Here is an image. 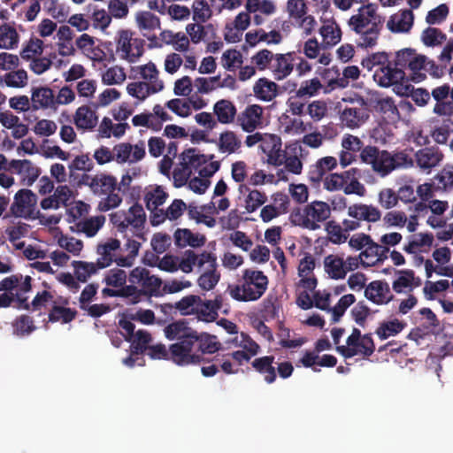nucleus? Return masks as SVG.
<instances>
[{
	"label": "nucleus",
	"instance_id": "bb28decb",
	"mask_svg": "<svg viewBox=\"0 0 453 453\" xmlns=\"http://www.w3.org/2000/svg\"><path fill=\"white\" fill-rule=\"evenodd\" d=\"M338 161L334 157L327 156L319 158L309 171V180L312 183H319L329 172L337 167Z\"/></svg>",
	"mask_w": 453,
	"mask_h": 453
},
{
	"label": "nucleus",
	"instance_id": "5701e85b",
	"mask_svg": "<svg viewBox=\"0 0 453 453\" xmlns=\"http://www.w3.org/2000/svg\"><path fill=\"white\" fill-rule=\"evenodd\" d=\"M348 215L360 223L362 221L375 223L381 218V212L377 207L365 203H354L349 206Z\"/></svg>",
	"mask_w": 453,
	"mask_h": 453
},
{
	"label": "nucleus",
	"instance_id": "13d9d810",
	"mask_svg": "<svg viewBox=\"0 0 453 453\" xmlns=\"http://www.w3.org/2000/svg\"><path fill=\"white\" fill-rule=\"evenodd\" d=\"M74 275L78 281L86 282L88 279L97 272V263H88L84 261H73Z\"/></svg>",
	"mask_w": 453,
	"mask_h": 453
},
{
	"label": "nucleus",
	"instance_id": "aec40b11",
	"mask_svg": "<svg viewBox=\"0 0 453 453\" xmlns=\"http://www.w3.org/2000/svg\"><path fill=\"white\" fill-rule=\"evenodd\" d=\"M295 52L274 54L270 70L278 81L287 78L294 69Z\"/></svg>",
	"mask_w": 453,
	"mask_h": 453
},
{
	"label": "nucleus",
	"instance_id": "37998d69",
	"mask_svg": "<svg viewBox=\"0 0 453 453\" xmlns=\"http://www.w3.org/2000/svg\"><path fill=\"white\" fill-rule=\"evenodd\" d=\"M217 145L220 152L233 154L242 147V141L234 131L227 130L220 134Z\"/></svg>",
	"mask_w": 453,
	"mask_h": 453
},
{
	"label": "nucleus",
	"instance_id": "6e6d98bb",
	"mask_svg": "<svg viewBox=\"0 0 453 453\" xmlns=\"http://www.w3.org/2000/svg\"><path fill=\"white\" fill-rule=\"evenodd\" d=\"M404 326L405 324L403 322L395 319L390 321L380 323L375 333L380 340H386L389 336L395 335L402 332Z\"/></svg>",
	"mask_w": 453,
	"mask_h": 453
},
{
	"label": "nucleus",
	"instance_id": "a211bd4d",
	"mask_svg": "<svg viewBox=\"0 0 453 453\" xmlns=\"http://www.w3.org/2000/svg\"><path fill=\"white\" fill-rule=\"evenodd\" d=\"M405 73L400 67L394 65V63L389 61L388 65L375 69L373 78L374 81L381 87H390L396 84L404 79Z\"/></svg>",
	"mask_w": 453,
	"mask_h": 453
},
{
	"label": "nucleus",
	"instance_id": "4468645a",
	"mask_svg": "<svg viewBox=\"0 0 453 453\" xmlns=\"http://www.w3.org/2000/svg\"><path fill=\"white\" fill-rule=\"evenodd\" d=\"M366 299L377 305L388 304L394 300L389 284L385 280H372L365 288Z\"/></svg>",
	"mask_w": 453,
	"mask_h": 453
},
{
	"label": "nucleus",
	"instance_id": "2f4dec72",
	"mask_svg": "<svg viewBox=\"0 0 453 453\" xmlns=\"http://www.w3.org/2000/svg\"><path fill=\"white\" fill-rule=\"evenodd\" d=\"M200 302V296L196 295H188L182 297L175 303H164L161 305V311L165 313L171 312L173 309L180 311L182 316L194 315L196 303Z\"/></svg>",
	"mask_w": 453,
	"mask_h": 453
},
{
	"label": "nucleus",
	"instance_id": "58836bf2",
	"mask_svg": "<svg viewBox=\"0 0 453 453\" xmlns=\"http://www.w3.org/2000/svg\"><path fill=\"white\" fill-rule=\"evenodd\" d=\"M214 155L206 156L200 154L196 149H188L180 154V165H183L191 170H197L200 166L212 159Z\"/></svg>",
	"mask_w": 453,
	"mask_h": 453
},
{
	"label": "nucleus",
	"instance_id": "f8f14e48",
	"mask_svg": "<svg viewBox=\"0 0 453 453\" xmlns=\"http://www.w3.org/2000/svg\"><path fill=\"white\" fill-rule=\"evenodd\" d=\"M365 104V100L359 98L356 103L351 102L350 105H346L340 113L342 124L351 129L364 125L369 118Z\"/></svg>",
	"mask_w": 453,
	"mask_h": 453
},
{
	"label": "nucleus",
	"instance_id": "5fc2aeb1",
	"mask_svg": "<svg viewBox=\"0 0 453 453\" xmlns=\"http://www.w3.org/2000/svg\"><path fill=\"white\" fill-rule=\"evenodd\" d=\"M195 314L198 320L203 322H213L218 317L219 313L213 309L210 300H203L200 297V302L196 303Z\"/></svg>",
	"mask_w": 453,
	"mask_h": 453
},
{
	"label": "nucleus",
	"instance_id": "774afa93",
	"mask_svg": "<svg viewBox=\"0 0 453 453\" xmlns=\"http://www.w3.org/2000/svg\"><path fill=\"white\" fill-rule=\"evenodd\" d=\"M449 12L448 5L441 4L427 12L426 22L429 25L441 24L447 19Z\"/></svg>",
	"mask_w": 453,
	"mask_h": 453
},
{
	"label": "nucleus",
	"instance_id": "4d7b16f0",
	"mask_svg": "<svg viewBox=\"0 0 453 453\" xmlns=\"http://www.w3.org/2000/svg\"><path fill=\"white\" fill-rule=\"evenodd\" d=\"M168 197V194L164 190L161 186H157L152 190H149L146 192L144 196V201L146 203V207L148 210H155L162 205L166 198Z\"/></svg>",
	"mask_w": 453,
	"mask_h": 453
},
{
	"label": "nucleus",
	"instance_id": "bf43d9fd",
	"mask_svg": "<svg viewBox=\"0 0 453 453\" xmlns=\"http://www.w3.org/2000/svg\"><path fill=\"white\" fill-rule=\"evenodd\" d=\"M380 245L374 242L372 239V242L365 246V249L361 251V265L364 267H370L380 262V257H378Z\"/></svg>",
	"mask_w": 453,
	"mask_h": 453
},
{
	"label": "nucleus",
	"instance_id": "2eb2a0df",
	"mask_svg": "<svg viewBox=\"0 0 453 453\" xmlns=\"http://www.w3.org/2000/svg\"><path fill=\"white\" fill-rule=\"evenodd\" d=\"M262 151L267 156V162L274 166H280L284 163L286 155L281 150V139L276 134H265L263 144H260Z\"/></svg>",
	"mask_w": 453,
	"mask_h": 453
},
{
	"label": "nucleus",
	"instance_id": "20e7f679",
	"mask_svg": "<svg viewBox=\"0 0 453 453\" xmlns=\"http://www.w3.org/2000/svg\"><path fill=\"white\" fill-rule=\"evenodd\" d=\"M452 53L453 37L447 42L438 56V64L434 60L429 59L426 56L416 52L411 62L409 63L410 66L408 68L412 75V80L417 82L425 80L426 74L421 73L422 70L427 72L434 78H441L452 60Z\"/></svg>",
	"mask_w": 453,
	"mask_h": 453
},
{
	"label": "nucleus",
	"instance_id": "e2e57ef3",
	"mask_svg": "<svg viewBox=\"0 0 453 453\" xmlns=\"http://www.w3.org/2000/svg\"><path fill=\"white\" fill-rule=\"evenodd\" d=\"M193 19L197 23L206 22L212 12L205 0H195L192 4Z\"/></svg>",
	"mask_w": 453,
	"mask_h": 453
},
{
	"label": "nucleus",
	"instance_id": "c03bdc74",
	"mask_svg": "<svg viewBox=\"0 0 453 453\" xmlns=\"http://www.w3.org/2000/svg\"><path fill=\"white\" fill-rule=\"evenodd\" d=\"M277 87L275 82L261 78L254 84L253 91L258 99L270 102L277 96Z\"/></svg>",
	"mask_w": 453,
	"mask_h": 453
},
{
	"label": "nucleus",
	"instance_id": "8fccbe9b",
	"mask_svg": "<svg viewBox=\"0 0 453 453\" xmlns=\"http://www.w3.org/2000/svg\"><path fill=\"white\" fill-rule=\"evenodd\" d=\"M12 325L13 334L19 337L29 335L36 329L33 319L26 314L18 316Z\"/></svg>",
	"mask_w": 453,
	"mask_h": 453
},
{
	"label": "nucleus",
	"instance_id": "4c0bfd02",
	"mask_svg": "<svg viewBox=\"0 0 453 453\" xmlns=\"http://www.w3.org/2000/svg\"><path fill=\"white\" fill-rule=\"evenodd\" d=\"M326 273L333 280H342L347 275L343 257L336 255H328L324 259Z\"/></svg>",
	"mask_w": 453,
	"mask_h": 453
},
{
	"label": "nucleus",
	"instance_id": "7ed1b4c3",
	"mask_svg": "<svg viewBox=\"0 0 453 453\" xmlns=\"http://www.w3.org/2000/svg\"><path fill=\"white\" fill-rule=\"evenodd\" d=\"M268 278L262 271L245 269L238 284H230L226 292L235 301L252 302L258 300L266 291Z\"/></svg>",
	"mask_w": 453,
	"mask_h": 453
},
{
	"label": "nucleus",
	"instance_id": "473e14b6",
	"mask_svg": "<svg viewBox=\"0 0 453 453\" xmlns=\"http://www.w3.org/2000/svg\"><path fill=\"white\" fill-rule=\"evenodd\" d=\"M213 113L221 124H231L237 117V109L234 103L227 99H221L215 103Z\"/></svg>",
	"mask_w": 453,
	"mask_h": 453
},
{
	"label": "nucleus",
	"instance_id": "79ce46f5",
	"mask_svg": "<svg viewBox=\"0 0 453 453\" xmlns=\"http://www.w3.org/2000/svg\"><path fill=\"white\" fill-rule=\"evenodd\" d=\"M369 105L372 107L374 111L385 115L387 118L395 119L399 116L398 109L394 100L390 97H372L370 99Z\"/></svg>",
	"mask_w": 453,
	"mask_h": 453
},
{
	"label": "nucleus",
	"instance_id": "cd10ccee",
	"mask_svg": "<svg viewBox=\"0 0 453 453\" xmlns=\"http://www.w3.org/2000/svg\"><path fill=\"white\" fill-rule=\"evenodd\" d=\"M122 238L127 240V242L124 245V250L127 251V255L126 257L124 256H119L115 259V263L117 265L121 267H131L136 257L138 256L140 248L142 246L141 241L137 239L135 236H130L127 234H121Z\"/></svg>",
	"mask_w": 453,
	"mask_h": 453
},
{
	"label": "nucleus",
	"instance_id": "4be33fe9",
	"mask_svg": "<svg viewBox=\"0 0 453 453\" xmlns=\"http://www.w3.org/2000/svg\"><path fill=\"white\" fill-rule=\"evenodd\" d=\"M165 335L168 340L192 341L196 338V330L188 326V323L185 319L174 321L164 329Z\"/></svg>",
	"mask_w": 453,
	"mask_h": 453
},
{
	"label": "nucleus",
	"instance_id": "6ab92c4d",
	"mask_svg": "<svg viewBox=\"0 0 453 453\" xmlns=\"http://www.w3.org/2000/svg\"><path fill=\"white\" fill-rule=\"evenodd\" d=\"M450 86L447 83L434 88L431 92V96L436 101L434 107V112L439 116L453 115V102H449Z\"/></svg>",
	"mask_w": 453,
	"mask_h": 453
},
{
	"label": "nucleus",
	"instance_id": "49530a36",
	"mask_svg": "<svg viewBox=\"0 0 453 453\" xmlns=\"http://www.w3.org/2000/svg\"><path fill=\"white\" fill-rule=\"evenodd\" d=\"M19 35L16 28L8 23L0 25V49L13 50L18 47Z\"/></svg>",
	"mask_w": 453,
	"mask_h": 453
},
{
	"label": "nucleus",
	"instance_id": "864d4df0",
	"mask_svg": "<svg viewBox=\"0 0 453 453\" xmlns=\"http://www.w3.org/2000/svg\"><path fill=\"white\" fill-rule=\"evenodd\" d=\"M43 51V42L42 40L32 37L30 38L26 44L24 45L23 49L20 51V57L24 60H32L35 59L42 55Z\"/></svg>",
	"mask_w": 453,
	"mask_h": 453
},
{
	"label": "nucleus",
	"instance_id": "338daca9",
	"mask_svg": "<svg viewBox=\"0 0 453 453\" xmlns=\"http://www.w3.org/2000/svg\"><path fill=\"white\" fill-rule=\"evenodd\" d=\"M70 178L74 174V171L90 172L94 168V163L88 154H82L74 157L68 165Z\"/></svg>",
	"mask_w": 453,
	"mask_h": 453
},
{
	"label": "nucleus",
	"instance_id": "de8ad7c7",
	"mask_svg": "<svg viewBox=\"0 0 453 453\" xmlns=\"http://www.w3.org/2000/svg\"><path fill=\"white\" fill-rule=\"evenodd\" d=\"M239 190L241 193H242L243 190L249 191V194L245 198V209L247 212L251 213L256 211L267 200V196L264 192L257 189L250 190V188L245 185L241 184Z\"/></svg>",
	"mask_w": 453,
	"mask_h": 453
},
{
	"label": "nucleus",
	"instance_id": "1a4fd4ad",
	"mask_svg": "<svg viewBox=\"0 0 453 453\" xmlns=\"http://www.w3.org/2000/svg\"><path fill=\"white\" fill-rule=\"evenodd\" d=\"M217 257L215 254L208 251L201 253L199 260V269L203 273L198 278V285L203 290H211L218 284L220 279V273L217 271Z\"/></svg>",
	"mask_w": 453,
	"mask_h": 453
},
{
	"label": "nucleus",
	"instance_id": "f03ea898",
	"mask_svg": "<svg viewBox=\"0 0 453 453\" xmlns=\"http://www.w3.org/2000/svg\"><path fill=\"white\" fill-rule=\"evenodd\" d=\"M360 159L363 163L371 165L372 170L380 177H386L396 169L413 165V160L406 150L390 153L370 145L361 151Z\"/></svg>",
	"mask_w": 453,
	"mask_h": 453
},
{
	"label": "nucleus",
	"instance_id": "a18cd8bd",
	"mask_svg": "<svg viewBox=\"0 0 453 453\" xmlns=\"http://www.w3.org/2000/svg\"><path fill=\"white\" fill-rule=\"evenodd\" d=\"M400 275L393 281L392 288L397 293H410L413 290L415 273L411 269L397 272Z\"/></svg>",
	"mask_w": 453,
	"mask_h": 453
},
{
	"label": "nucleus",
	"instance_id": "dca6fc26",
	"mask_svg": "<svg viewBox=\"0 0 453 453\" xmlns=\"http://www.w3.org/2000/svg\"><path fill=\"white\" fill-rule=\"evenodd\" d=\"M336 350L345 358H351L355 356L361 355L364 357H369L375 350V345L371 334H365L356 345L351 346H337Z\"/></svg>",
	"mask_w": 453,
	"mask_h": 453
},
{
	"label": "nucleus",
	"instance_id": "a19ab883",
	"mask_svg": "<svg viewBox=\"0 0 453 453\" xmlns=\"http://www.w3.org/2000/svg\"><path fill=\"white\" fill-rule=\"evenodd\" d=\"M175 244L178 247L183 248L191 246L193 248L201 247L205 242V237L193 234L189 229H177L174 233Z\"/></svg>",
	"mask_w": 453,
	"mask_h": 453
},
{
	"label": "nucleus",
	"instance_id": "f3484780",
	"mask_svg": "<svg viewBox=\"0 0 453 453\" xmlns=\"http://www.w3.org/2000/svg\"><path fill=\"white\" fill-rule=\"evenodd\" d=\"M263 108L258 104H251L236 117V125L244 132L252 133L262 123Z\"/></svg>",
	"mask_w": 453,
	"mask_h": 453
},
{
	"label": "nucleus",
	"instance_id": "09e8293b",
	"mask_svg": "<svg viewBox=\"0 0 453 453\" xmlns=\"http://www.w3.org/2000/svg\"><path fill=\"white\" fill-rule=\"evenodd\" d=\"M77 315V311L73 309L67 308L62 305H58L56 303L52 305L50 312H49V321L61 322L63 324H67L73 321Z\"/></svg>",
	"mask_w": 453,
	"mask_h": 453
},
{
	"label": "nucleus",
	"instance_id": "680f3d73",
	"mask_svg": "<svg viewBox=\"0 0 453 453\" xmlns=\"http://www.w3.org/2000/svg\"><path fill=\"white\" fill-rule=\"evenodd\" d=\"M437 189L450 191L453 189V166L446 165L434 177Z\"/></svg>",
	"mask_w": 453,
	"mask_h": 453
},
{
	"label": "nucleus",
	"instance_id": "f257e3e1",
	"mask_svg": "<svg viewBox=\"0 0 453 453\" xmlns=\"http://www.w3.org/2000/svg\"><path fill=\"white\" fill-rule=\"evenodd\" d=\"M384 19L377 13V7L369 4L362 6L357 14L351 16L349 25L359 35L357 45L371 48L377 44L383 27Z\"/></svg>",
	"mask_w": 453,
	"mask_h": 453
},
{
	"label": "nucleus",
	"instance_id": "9d476101",
	"mask_svg": "<svg viewBox=\"0 0 453 453\" xmlns=\"http://www.w3.org/2000/svg\"><path fill=\"white\" fill-rule=\"evenodd\" d=\"M170 361L180 366L198 365L203 358L195 351L192 341H180L170 345Z\"/></svg>",
	"mask_w": 453,
	"mask_h": 453
},
{
	"label": "nucleus",
	"instance_id": "052dcab7",
	"mask_svg": "<svg viewBox=\"0 0 453 453\" xmlns=\"http://www.w3.org/2000/svg\"><path fill=\"white\" fill-rule=\"evenodd\" d=\"M221 60L223 67L230 72H234L243 63L242 53L234 49L226 50L222 54Z\"/></svg>",
	"mask_w": 453,
	"mask_h": 453
},
{
	"label": "nucleus",
	"instance_id": "c85d7f7f",
	"mask_svg": "<svg viewBox=\"0 0 453 453\" xmlns=\"http://www.w3.org/2000/svg\"><path fill=\"white\" fill-rule=\"evenodd\" d=\"M22 279L21 274H12L0 281V309L12 306L14 298L12 290L19 286Z\"/></svg>",
	"mask_w": 453,
	"mask_h": 453
},
{
	"label": "nucleus",
	"instance_id": "9b49d317",
	"mask_svg": "<svg viewBox=\"0 0 453 453\" xmlns=\"http://www.w3.org/2000/svg\"><path fill=\"white\" fill-rule=\"evenodd\" d=\"M36 195L30 189L22 188L15 194L10 211L16 218L33 219L36 213Z\"/></svg>",
	"mask_w": 453,
	"mask_h": 453
},
{
	"label": "nucleus",
	"instance_id": "c756f323",
	"mask_svg": "<svg viewBox=\"0 0 453 453\" xmlns=\"http://www.w3.org/2000/svg\"><path fill=\"white\" fill-rule=\"evenodd\" d=\"M274 360V356H264L257 357L251 362L254 370L264 376L267 384L274 383L277 379L276 367L273 365Z\"/></svg>",
	"mask_w": 453,
	"mask_h": 453
},
{
	"label": "nucleus",
	"instance_id": "ea45409f",
	"mask_svg": "<svg viewBox=\"0 0 453 453\" xmlns=\"http://www.w3.org/2000/svg\"><path fill=\"white\" fill-rule=\"evenodd\" d=\"M319 34L322 37V44L325 47L334 46L342 39V30L335 21L325 22L319 28Z\"/></svg>",
	"mask_w": 453,
	"mask_h": 453
},
{
	"label": "nucleus",
	"instance_id": "39448f33",
	"mask_svg": "<svg viewBox=\"0 0 453 453\" xmlns=\"http://www.w3.org/2000/svg\"><path fill=\"white\" fill-rule=\"evenodd\" d=\"M111 222L120 234H127L135 236L143 242L146 240L144 225L146 214L143 207L135 203L127 211H119L111 215Z\"/></svg>",
	"mask_w": 453,
	"mask_h": 453
},
{
	"label": "nucleus",
	"instance_id": "b1692460",
	"mask_svg": "<svg viewBox=\"0 0 453 453\" xmlns=\"http://www.w3.org/2000/svg\"><path fill=\"white\" fill-rule=\"evenodd\" d=\"M120 250V241L118 239L110 238L105 242L98 244L96 252L99 257L96 261L97 267L103 269L110 266L112 262H115L116 251Z\"/></svg>",
	"mask_w": 453,
	"mask_h": 453
},
{
	"label": "nucleus",
	"instance_id": "423d86ee",
	"mask_svg": "<svg viewBox=\"0 0 453 453\" xmlns=\"http://www.w3.org/2000/svg\"><path fill=\"white\" fill-rule=\"evenodd\" d=\"M79 183L88 185L96 195H106V197L100 201L98 205L99 209L103 211L116 208L122 202V198L119 195L114 193L117 189V180L111 175L100 174L90 177L84 173Z\"/></svg>",
	"mask_w": 453,
	"mask_h": 453
},
{
	"label": "nucleus",
	"instance_id": "ddd939ff",
	"mask_svg": "<svg viewBox=\"0 0 453 453\" xmlns=\"http://www.w3.org/2000/svg\"><path fill=\"white\" fill-rule=\"evenodd\" d=\"M359 75L360 71L356 65L345 67L342 72V77H341L340 70L336 66L325 69L322 73L323 78L327 80L328 86L331 87V88H334L335 87L345 88L349 84V80H357Z\"/></svg>",
	"mask_w": 453,
	"mask_h": 453
},
{
	"label": "nucleus",
	"instance_id": "e433bc0d",
	"mask_svg": "<svg viewBox=\"0 0 453 453\" xmlns=\"http://www.w3.org/2000/svg\"><path fill=\"white\" fill-rule=\"evenodd\" d=\"M196 340H192L195 349L201 354H213L219 349L220 343L216 341V336L207 333H198L196 331Z\"/></svg>",
	"mask_w": 453,
	"mask_h": 453
},
{
	"label": "nucleus",
	"instance_id": "603ef678",
	"mask_svg": "<svg viewBox=\"0 0 453 453\" xmlns=\"http://www.w3.org/2000/svg\"><path fill=\"white\" fill-rule=\"evenodd\" d=\"M105 219L104 216H97L78 222L75 226L79 232L84 233L88 237H93L104 226Z\"/></svg>",
	"mask_w": 453,
	"mask_h": 453
},
{
	"label": "nucleus",
	"instance_id": "7c9ffc66",
	"mask_svg": "<svg viewBox=\"0 0 453 453\" xmlns=\"http://www.w3.org/2000/svg\"><path fill=\"white\" fill-rule=\"evenodd\" d=\"M414 15L411 10H403L393 14L388 21V28L393 33H406L413 25Z\"/></svg>",
	"mask_w": 453,
	"mask_h": 453
},
{
	"label": "nucleus",
	"instance_id": "c9c22d12",
	"mask_svg": "<svg viewBox=\"0 0 453 453\" xmlns=\"http://www.w3.org/2000/svg\"><path fill=\"white\" fill-rule=\"evenodd\" d=\"M96 111L88 105L79 107L74 115V124L78 129L92 130L97 125Z\"/></svg>",
	"mask_w": 453,
	"mask_h": 453
},
{
	"label": "nucleus",
	"instance_id": "6e6552de",
	"mask_svg": "<svg viewBox=\"0 0 453 453\" xmlns=\"http://www.w3.org/2000/svg\"><path fill=\"white\" fill-rule=\"evenodd\" d=\"M357 172V168H350L341 173H328L321 180L323 181L324 188L331 192L343 190L345 195L364 196L366 193V188L358 180Z\"/></svg>",
	"mask_w": 453,
	"mask_h": 453
},
{
	"label": "nucleus",
	"instance_id": "a878e982",
	"mask_svg": "<svg viewBox=\"0 0 453 453\" xmlns=\"http://www.w3.org/2000/svg\"><path fill=\"white\" fill-rule=\"evenodd\" d=\"M164 88L162 81H154L150 84L146 81H136L129 83L127 87V93L140 101L145 100L149 96L156 94Z\"/></svg>",
	"mask_w": 453,
	"mask_h": 453
},
{
	"label": "nucleus",
	"instance_id": "0e129e2a",
	"mask_svg": "<svg viewBox=\"0 0 453 453\" xmlns=\"http://www.w3.org/2000/svg\"><path fill=\"white\" fill-rule=\"evenodd\" d=\"M136 21L141 30L152 31L160 26L159 19L150 12H140L136 16Z\"/></svg>",
	"mask_w": 453,
	"mask_h": 453
},
{
	"label": "nucleus",
	"instance_id": "72a5a7b5",
	"mask_svg": "<svg viewBox=\"0 0 453 453\" xmlns=\"http://www.w3.org/2000/svg\"><path fill=\"white\" fill-rule=\"evenodd\" d=\"M33 110L47 109L54 105L53 90L47 87L33 88L31 93Z\"/></svg>",
	"mask_w": 453,
	"mask_h": 453
},
{
	"label": "nucleus",
	"instance_id": "69168bd1",
	"mask_svg": "<svg viewBox=\"0 0 453 453\" xmlns=\"http://www.w3.org/2000/svg\"><path fill=\"white\" fill-rule=\"evenodd\" d=\"M161 284V279L155 275H150L149 272L139 286L142 287L140 290L143 291V297H147L157 295L159 291Z\"/></svg>",
	"mask_w": 453,
	"mask_h": 453
},
{
	"label": "nucleus",
	"instance_id": "f704fd0d",
	"mask_svg": "<svg viewBox=\"0 0 453 453\" xmlns=\"http://www.w3.org/2000/svg\"><path fill=\"white\" fill-rule=\"evenodd\" d=\"M186 31L194 43L216 38V29L211 24L203 25L197 22L188 24Z\"/></svg>",
	"mask_w": 453,
	"mask_h": 453
},
{
	"label": "nucleus",
	"instance_id": "393cba45",
	"mask_svg": "<svg viewBox=\"0 0 453 453\" xmlns=\"http://www.w3.org/2000/svg\"><path fill=\"white\" fill-rule=\"evenodd\" d=\"M443 153L438 147H425L415 154L417 165L423 170H430L438 165L443 159Z\"/></svg>",
	"mask_w": 453,
	"mask_h": 453
},
{
	"label": "nucleus",
	"instance_id": "0eeeda50",
	"mask_svg": "<svg viewBox=\"0 0 453 453\" xmlns=\"http://www.w3.org/2000/svg\"><path fill=\"white\" fill-rule=\"evenodd\" d=\"M330 215L331 209L327 203L313 201L294 210L289 218L295 226L314 231L320 228V223L329 219Z\"/></svg>",
	"mask_w": 453,
	"mask_h": 453
},
{
	"label": "nucleus",
	"instance_id": "412c9836",
	"mask_svg": "<svg viewBox=\"0 0 453 453\" xmlns=\"http://www.w3.org/2000/svg\"><path fill=\"white\" fill-rule=\"evenodd\" d=\"M9 169L22 176V184L32 186L40 175L39 168L28 159H12L9 163Z\"/></svg>",
	"mask_w": 453,
	"mask_h": 453
},
{
	"label": "nucleus",
	"instance_id": "3c124183",
	"mask_svg": "<svg viewBox=\"0 0 453 453\" xmlns=\"http://www.w3.org/2000/svg\"><path fill=\"white\" fill-rule=\"evenodd\" d=\"M421 41L427 47L441 46L447 41V35L440 28L428 27L423 30Z\"/></svg>",
	"mask_w": 453,
	"mask_h": 453
}]
</instances>
